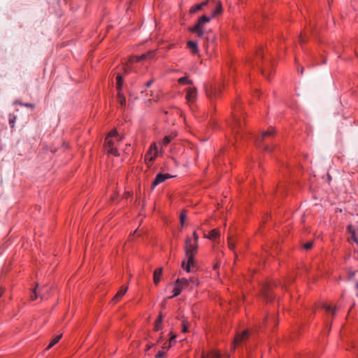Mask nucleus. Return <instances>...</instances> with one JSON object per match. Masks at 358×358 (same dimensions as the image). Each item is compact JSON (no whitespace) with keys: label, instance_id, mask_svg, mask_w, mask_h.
Here are the masks:
<instances>
[{"label":"nucleus","instance_id":"nucleus-32","mask_svg":"<svg viewBox=\"0 0 358 358\" xmlns=\"http://www.w3.org/2000/svg\"><path fill=\"white\" fill-rule=\"evenodd\" d=\"M185 218H186V215H185V212H183L180 215V224H181L182 227L184 225Z\"/></svg>","mask_w":358,"mask_h":358},{"label":"nucleus","instance_id":"nucleus-36","mask_svg":"<svg viewBox=\"0 0 358 358\" xmlns=\"http://www.w3.org/2000/svg\"><path fill=\"white\" fill-rule=\"evenodd\" d=\"M312 247H313V242H310V241L307 242L306 243H305V244L303 245V248H304L305 249H306V250H309V249H310Z\"/></svg>","mask_w":358,"mask_h":358},{"label":"nucleus","instance_id":"nucleus-12","mask_svg":"<svg viewBox=\"0 0 358 358\" xmlns=\"http://www.w3.org/2000/svg\"><path fill=\"white\" fill-rule=\"evenodd\" d=\"M205 40L207 42V48H213V45L216 41L215 34L211 31L207 32L205 36Z\"/></svg>","mask_w":358,"mask_h":358},{"label":"nucleus","instance_id":"nucleus-49","mask_svg":"<svg viewBox=\"0 0 358 358\" xmlns=\"http://www.w3.org/2000/svg\"><path fill=\"white\" fill-rule=\"evenodd\" d=\"M357 296H358V294H357Z\"/></svg>","mask_w":358,"mask_h":358},{"label":"nucleus","instance_id":"nucleus-17","mask_svg":"<svg viewBox=\"0 0 358 358\" xmlns=\"http://www.w3.org/2000/svg\"><path fill=\"white\" fill-rule=\"evenodd\" d=\"M176 136V134L174 132H171V134L166 135L162 141V146H166L168 145L173 139L175 138Z\"/></svg>","mask_w":358,"mask_h":358},{"label":"nucleus","instance_id":"nucleus-9","mask_svg":"<svg viewBox=\"0 0 358 358\" xmlns=\"http://www.w3.org/2000/svg\"><path fill=\"white\" fill-rule=\"evenodd\" d=\"M274 129H269L268 130L264 131L261 136H259L256 140V144L257 146H261L264 143V141L265 138L271 136L273 135L274 134Z\"/></svg>","mask_w":358,"mask_h":358},{"label":"nucleus","instance_id":"nucleus-19","mask_svg":"<svg viewBox=\"0 0 358 358\" xmlns=\"http://www.w3.org/2000/svg\"><path fill=\"white\" fill-rule=\"evenodd\" d=\"M62 337V334H60L59 335L54 336L53 338L52 339L50 343L48 345V347L45 349V350H48L50 348H52L55 345H56L59 341V340L61 339Z\"/></svg>","mask_w":358,"mask_h":358},{"label":"nucleus","instance_id":"nucleus-22","mask_svg":"<svg viewBox=\"0 0 358 358\" xmlns=\"http://www.w3.org/2000/svg\"><path fill=\"white\" fill-rule=\"evenodd\" d=\"M117 83H116V89L118 92H122V87L123 85V78L120 74H117L116 77Z\"/></svg>","mask_w":358,"mask_h":358},{"label":"nucleus","instance_id":"nucleus-27","mask_svg":"<svg viewBox=\"0 0 358 358\" xmlns=\"http://www.w3.org/2000/svg\"><path fill=\"white\" fill-rule=\"evenodd\" d=\"M322 308L325 309L326 312L327 313H334L336 311V308H332V307L329 305H327L326 303L322 304Z\"/></svg>","mask_w":358,"mask_h":358},{"label":"nucleus","instance_id":"nucleus-43","mask_svg":"<svg viewBox=\"0 0 358 358\" xmlns=\"http://www.w3.org/2000/svg\"><path fill=\"white\" fill-rule=\"evenodd\" d=\"M264 150L266 152H270L271 150V148H270L269 145H264Z\"/></svg>","mask_w":358,"mask_h":358},{"label":"nucleus","instance_id":"nucleus-38","mask_svg":"<svg viewBox=\"0 0 358 358\" xmlns=\"http://www.w3.org/2000/svg\"><path fill=\"white\" fill-rule=\"evenodd\" d=\"M165 352L163 351H159V352L156 355V358H163Z\"/></svg>","mask_w":358,"mask_h":358},{"label":"nucleus","instance_id":"nucleus-1","mask_svg":"<svg viewBox=\"0 0 358 358\" xmlns=\"http://www.w3.org/2000/svg\"><path fill=\"white\" fill-rule=\"evenodd\" d=\"M199 236L193 232V237H187L185 241V259L182 262V267L187 272L191 271V267H194V257L198 250Z\"/></svg>","mask_w":358,"mask_h":358},{"label":"nucleus","instance_id":"nucleus-15","mask_svg":"<svg viewBox=\"0 0 358 358\" xmlns=\"http://www.w3.org/2000/svg\"><path fill=\"white\" fill-rule=\"evenodd\" d=\"M127 289V287H121L119 291L115 295V296L112 299L111 302L113 303H115L117 301H119L122 299V297L126 294Z\"/></svg>","mask_w":358,"mask_h":358},{"label":"nucleus","instance_id":"nucleus-33","mask_svg":"<svg viewBox=\"0 0 358 358\" xmlns=\"http://www.w3.org/2000/svg\"><path fill=\"white\" fill-rule=\"evenodd\" d=\"M15 119H16V117L15 116H13L11 117V115H10V117H9V124L10 125V127L13 128L15 126Z\"/></svg>","mask_w":358,"mask_h":358},{"label":"nucleus","instance_id":"nucleus-42","mask_svg":"<svg viewBox=\"0 0 358 358\" xmlns=\"http://www.w3.org/2000/svg\"><path fill=\"white\" fill-rule=\"evenodd\" d=\"M257 56L259 57H260L261 59H263L264 58V52L262 50H259L258 52H257Z\"/></svg>","mask_w":358,"mask_h":358},{"label":"nucleus","instance_id":"nucleus-47","mask_svg":"<svg viewBox=\"0 0 358 358\" xmlns=\"http://www.w3.org/2000/svg\"><path fill=\"white\" fill-rule=\"evenodd\" d=\"M300 72H301V74L303 73V68H301V71H300Z\"/></svg>","mask_w":358,"mask_h":358},{"label":"nucleus","instance_id":"nucleus-11","mask_svg":"<svg viewBox=\"0 0 358 358\" xmlns=\"http://www.w3.org/2000/svg\"><path fill=\"white\" fill-rule=\"evenodd\" d=\"M189 282H192L193 285L198 284L197 280H194L193 278L186 279V278H180L177 279L176 281V283L178 285H180V287L182 289H185L187 287Z\"/></svg>","mask_w":358,"mask_h":358},{"label":"nucleus","instance_id":"nucleus-21","mask_svg":"<svg viewBox=\"0 0 358 358\" xmlns=\"http://www.w3.org/2000/svg\"><path fill=\"white\" fill-rule=\"evenodd\" d=\"M219 236H220L219 231L216 229H214L209 232V234L206 236V238H209L210 240H215L216 238H217L219 237Z\"/></svg>","mask_w":358,"mask_h":358},{"label":"nucleus","instance_id":"nucleus-24","mask_svg":"<svg viewBox=\"0 0 358 358\" xmlns=\"http://www.w3.org/2000/svg\"><path fill=\"white\" fill-rule=\"evenodd\" d=\"M182 290V289L180 287V285H178L176 283L175 287L172 291L173 295L171 296H170L169 298H173V297L178 296L181 293Z\"/></svg>","mask_w":358,"mask_h":358},{"label":"nucleus","instance_id":"nucleus-10","mask_svg":"<svg viewBox=\"0 0 358 358\" xmlns=\"http://www.w3.org/2000/svg\"><path fill=\"white\" fill-rule=\"evenodd\" d=\"M231 127L234 133H236L237 135L242 136V134H238L242 129L241 122L240 118L236 115H234L233 124Z\"/></svg>","mask_w":358,"mask_h":358},{"label":"nucleus","instance_id":"nucleus-39","mask_svg":"<svg viewBox=\"0 0 358 358\" xmlns=\"http://www.w3.org/2000/svg\"><path fill=\"white\" fill-rule=\"evenodd\" d=\"M154 80H154L153 78H152L151 80H150L149 81H148V82L145 83V86H146L147 87H150L152 85V84L154 83Z\"/></svg>","mask_w":358,"mask_h":358},{"label":"nucleus","instance_id":"nucleus-4","mask_svg":"<svg viewBox=\"0 0 358 358\" xmlns=\"http://www.w3.org/2000/svg\"><path fill=\"white\" fill-rule=\"evenodd\" d=\"M105 148L108 154L113 155L114 156H119V152L115 146V141L113 139H110L108 138H106L105 139Z\"/></svg>","mask_w":358,"mask_h":358},{"label":"nucleus","instance_id":"nucleus-20","mask_svg":"<svg viewBox=\"0 0 358 358\" xmlns=\"http://www.w3.org/2000/svg\"><path fill=\"white\" fill-rule=\"evenodd\" d=\"M187 47L193 54H196L199 52V48L197 43L194 41H189L187 42Z\"/></svg>","mask_w":358,"mask_h":358},{"label":"nucleus","instance_id":"nucleus-14","mask_svg":"<svg viewBox=\"0 0 358 358\" xmlns=\"http://www.w3.org/2000/svg\"><path fill=\"white\" fill-rule=\"evenodd\" d=\"M209 3H210V0H206V1L201 2V3L193 6L189 9V13L194 14V13L199 12V10H201L205 6L209 5Z\"/></svg>","mask_w":358,"mask_h":358},{"label":"nucleus","instance_id":"nucleus-44","mask_svg":"<svg viewBox=\"0 0 358 358\" xmlns=\"http://www.w3.org/2000/svg\"><path fill=\"white\" fill-rule=\"evenodd\" d=\"M157 321L158 322V323H162V316L161 314L159 315L158 319L157 320Z\"/></svg>","mask_w":358,"mask_h":358},{"label":"nucleus","instance_id":"nucleus-46","mask_svg":"<svg viewBox=\"0 0 358 358\" xmlns=\"http://www.w3.org/2000/svg\"><path fill=\"white\" fill-rule=\"evenodd\" d=\"M2 294H3V292L1 289H0V297L1 296Z\"/></svg>","mask_w":358,"mask_h":358},{"label":"nucleus","instance_id":"nucleus-3","mask_svg":"<svg viewBox=\"0 0 358 358\" xmlns=\"http://www.w3.org/2000/svg\"><path fill=\"white\" fill-rule=\"evenodd\" d=\"M206 92L207 96L210 100H213V99H215L219 96L221 92V88L220 86H217L215 85L212 84L206 88Z\"/></svg>","mask_w":358,"mask_h":358},{"label":"nucleus","instance_id":"nucleus-41","mask_svg":"<svg viewBox=\"0 0 358 358\" xmlns=\"http://www.w3.org/2000/svg\"><path fill=\"white\" fill-rule=\"evenodd\" d=\"M220 354L217 352H214L209 358H220Z\"/></svg>","mask_w":358,"mask_h":358},{"label":"nucleus","instance_id":"nucleus-2","mask_svg":"<svg viewBox=\"0 0 358 358\" xmlns=\"http://www.w3.org/2000/svg\"><path fill=\"white\" fill-rule=\"evenodd\" d=\"M209 4L210 8L212 10V15L210 17L205 15H202L198 20L196 24L189 29L191 32L196 34L199 38L203 37L206 32L204 29V24L209 22L212 17H215L222 12V6L220 1L210 0Z\"/></svg>","mask_w":358,"mask_h":358},{"label":"nucleus","instance_id":"nucleus-26","mask_svg":"<svg viewBox=\"0 0 358 358\" xmlns=\"http://www.w3.org/2000/svg\"><path fill=\"white\" fill-rule=\"evenodd\" d=\"M171 338H170V341H169V345H166V343H165V344H164V346L163 347V348L169 349V348L171 346L172 343H173V342H175V341H174V340H175V338H176V334H173V332H172V331H171Z\"/></svg>","mask_w":358,"mask_h":358},{"label":"nucleus","instance_id":"nucleus-25","mask_svg":"<svg viewBox=\"0 0 358 358\" xmlns=\"http://www.w3.org/2000/svg\"><path fill=\"white\" fill-rule=\"evenodd\" d=\"M178 83L182 85H192V81L189 80L187 77H182L178 79Z\"/></svg>","mask_w":358,"mask_h":358},{"label":"nucleus","instance_id":"nucleus-5","mask_svg":"<svg viewBox=\"0 0 358 358\" xmlns=\"http://www.w3.org/2000/svg\"><path fill=\"white\" fill-rule=\"evenodd\" d=\"M249 338V331L248 330L243 331L241 334H238L234 338V348H236V345L242 343L244 341Z\"/></svg>","mask_w":358,"mask_h":358},{"label":"nucleus","instance_id":"nucleus-40","mask_svg":"<svg viewBox=\"0 0 358 358\" xmlns=\"http://www.w3.org/2000/svg\"><path fill=\"white\" fill-rule=\"evenodd\" d=\"M229 248L230 250H234L235 248V245L231 242V241H229Z\"/></svg>","mask_w":358,"mask_h":358},{"label":"nucleus","instance_id":"nucleus-6","mask_svg":"<svg viewBox=\"0 0 358 358\" xmlns=\"http://www.w3.org/2000/svg\"><path fill=\"white\" fill-rule=\"evenodd\" d=\"M158 149L156 143H152L145 155V159L150 161H154L157 156Z\"/></svg>","mask_w":358,"mask_h":358},{"label":"nucleus","instance_id":"nucleus-37","mask_svg":"<svg viewBox=\"0 0 358 358\" xmlns=\"http://www.w3.org/2000/svg\"><path fill=\"white\" fill-rule=\"evenodd\" d=\"M262 73L266 78H268V72L266 67H264L262 69Z\"/></svg>","mask_w":358,"mask_h":358},{"label":"nucleus","instance_id":"nucleus-35","mask_svg":"<svg viewBox=\"0 0 358 358\" xmlns=\"http://www.w3.org/2000/svg\"><path fill=\"white\" fill-rule=\"evenodd\" d=\"M154 329L156 331H159L162 329V323H158V322L156 320Z\"/></svg>","mask_w":358,"mask_h":358},{"label":"nucleus","instance_id":"nucleus-7","mask_svg":"<svg viewBox=\"0 0 358 358\" xmlns=\"http://www.w3.org/2000/svg\"><path fill=\"white\" fill-rule=\"evenodd\" d=\"M171 177L172 176L169 173H158L152 183V188Z\"/></svg>","mask_w":358,"mask_h":358},{"label":"nucleus","instance_id":"nucleus-30","mask_svg":"<svg viewBox=\"0 0 358 358\" xmlns=\"http://www.w3.org/2000/svg\"><path fill=\"white\" fill-rule=\"evenodd\" d=\"M182 332L187 333L188 331V324L186 322V321L185 320H182Z\"/></svg>","mask_w":358,"mask_h":358},{"label":"nucleus","instance_id":"nucleus-13","mask_svg":"<svg viewBox=\"0 0 358 358\" xmlns=\"http://www.w3.org/2000/svg\"><path fill=\"white\" fill-rule=\"evenodd\" d=\"M155 51H150V52H148L145 54H143L140 56H136V57H134L131 59V62H139L142 60H144V59H152V57H154L155 56Z\"/></svg>","mask_w":358,"mask_h":358},{"label":"nucleus","instance_id":"nucleus-23","mask_svg":"<svg viewBox=\"0 0 358 358\" xmlns=\"http://www.w3.org/2000/svg\"><path fill=\"white\" fill-rule=\"evenodd\" d=\"M117 99L122 107H124L126 105V98L122 92H117Z\"/></svg>","mask_w":358,"mask_h":358},{"label":"nucleus","instance_id":"nucleus-29","mask_svg":"<svg viewBox=\"0 0 358 358\" xmlns=\"http://www.w3.org/2000/svg\"><path fill=\"white\" fill-rule=\"evenodd\" d=\"M14 103L15 104H19L20 106H25V107H27V108H30L31 109L34 108V105L32 103H23L21 101H15Z\"/></svg>","mask_w":358,"mask_h":358},{"label":"nucleus","instance_id":"nucleus-8","mask_svg":"<svg viewBox=\"0 0 358 358\" xmlns=\"http://www.w3.org/2000/svg\"><path fill=\"white\" fill-rule=\"evenodd\" d=\"M197 96V90L196 87H189L186 90V99L191 103L196 101Z\"/></svg>","mask_w":358,"mask_h":358},{"label":"nucleus","instance_id":"nucleus-45","mask_svg":"<svg viewBox=\"0 0 358 358\" xmlns=\"http://www.w3.org/2000/svg\"><path fill=\"white\" fill-rule=\"evenodd\" d=\"M300 41H301V43H303V38H302V36H300Z\"/></svg>","mask_w":358,"mask_h":358},{"label":"nucleus","instance_id":"nucleus-48","mask_svg":"<svg viewBox=\"0 0 358 358\" xmlns=\"http://www.w3.org/2000/svg\"><path fill=\"white\" fill-rule=\"evenodd\" d=\"M356 287L358 289V282L357 283Z\"/></svg>","mask_w":358,"mask_h":358},{"label":"nucleus","instance_id":"nucleus-18","mask_svg":"<svg viewBox=\"0 0 358 358\" xmlns=\"http://www.w3.org/2000/svg\"><path fill=\"white\" fill-rule=\"evenodd\" d=\"M162 274V268H158L155 270L154 274H153V280H154V283L155 285H157L159 282Z\"/></svg>","mask_w":358,"mask_h":358},{"label":"nucleus","instance_id":"nucleus-28","mask_svg":"<svg viewBox=\"0 0 358 358\" xmlns=\"http://www.w3.org/2000/svg\"><path fill=\"white\" fill-rule=\"evenodd\" d=\"M264 297L267 302L271 301L273 299V296H271L268 289L264 293Z\"/></svg>","mask_w":358,"mask_h":358},{"label":"nucleus","instance_id":"nucleus-34","mask_svg":"<svg viewBox=\"0 0 358 358\" xmlns=\"http://www.w3.org/2000/svg\"><path fill=\"white\" fill-rule=\"evenodd\" d=\"M117 136V132L115 130L113 131H111L108 134V136H106V138H111L112 137H116Z\"/></svg>","mask_w":358,"mask_h":358},{"label":"nucleus","instance_id":"nucleus-16","mask_svg":"<svg viewBox=\"0 0 358 358\" xmlns=\"http://www.w3.org/2000/svg\"><path fill=\"white\" fill-rule=\"evenodd\" d=\"M347 230L351 234V239L358 245L357 229H353L352 225H348L347 227Z\"/></svg>","mask_w":358,"mask_h":358},{"label":"nucleus","instance_id":"nucleus-31","mask_svg":"<svg viewBox=\"0 0 358 358\" xmlns=\"http://www.w3.org/2000/svg\"><path fill=\"white\" fill-rule=\"evenodd\" d=\"M37 287H38V284L36 285V287L34 289L33 294L31 296V299L33 300V301L36 299L38 298V294L37 291H36Z\"/></svg>","mask_w":358,"mask_h":358}]
</instances>
